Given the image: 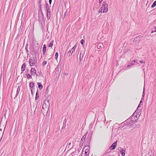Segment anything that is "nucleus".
Masks as SVG:
<instances>
[{
    "label": "nucleus",
    "instance_id": "obj_1",
    "mask_svg": "<svg viewBox=\"0 0 156 156\" xmlns=\"http://www.w3.org/2000/svg\"><path fill=\"white\" fill-rule=\"evenodd\" d=\"M108 11V5L103 4L99 10V13L106 12Z\"/></svg>",
    "mask_w": 156,
    "mask_h": 156
},
{
    "label": "nucleus",
    "instance_id": "obj_2",
    "mask_svg": "<svg viewBox=\"0 0 156 156\" xmlns=\"http://www.w3.org/2000/svg\"><path fill=\"white\" fill-rule=\"evenodd\" d=\"M76 47L77 46L75 45L71 50L69 51L68 54H69V56L71 55L75 51Z\"/></svg>",
    "mask_w": 156,
    "mask_h": 156
},
{
    "label": "nucleus",
    "instance_id": "obj_3",
    "mask_svg": "<svg viewBox=\"0 0 156 156\" xmlns=\"http://www.w3.org/2000/svg\"><path fill=\"white\" fill-rule=\"evenodd\" d=\"M29 64L31 66H34L35 65V61L34 58H31L30 59Z\"/></svg>",
    "mask_w": 156,
    "mask_h": 156
},
{
    "label": "nucleus",
    "instance_id": "obj_4",
    "mask_svg": "<svg viewBox=\"0 0 156 156\" xmlns=\"http://www.w3.org/2000/svg\"><path fill=\"white\" fill-rule=\"evenodd\" d=\"M30 74L34 76L36 73V71L34 68H32L30 70Z\"/></svg>",
    "mask_w": 156,
    "mask_h": 156
},
{
    "label": "nucleus",
    "instance_id": "obj_5",
    "mask_svg": "<svg viewBox=\"0 0 156 156\" xmlns=\"http://www.w3.org/2000/svg\"><path fill=\"white\" fill-rule=\"evenodd\" d=\"M117 141L114 143L110 147V149L111 150H113L115 149L117 146Z\"/></svg>",
    "mask_w": 156,
    "mask_h": 156
},
{
    "label": "nucleus",
    "instance_id": "obj_6",
    "mask_svg": "<svg viewBox=\"0 0 156 156\" xmlns=\"http://www.w3.org/2000/svg\"><path fill=\"white\" fill-rule=\"evenodd\" d=\"M47 17L48 19H49L51 17V13L50 9H48L47 10Z\"/></svg>",
    "mask_w": 156,
    "mask_h": 156
},
{
    "label": "nucleus",
    "instance_id": "obj_7",
    "mask_svg": "<svg viewBox=\"0 0 156 156\" xmlns=\"http://www.w3.org/2000/svg\"><path fill=\"white\" fill-rule=\"evenodd\" d=\"M26 65L25 63H24L22 65L21 67V69L22 71H24L25 70L26 67Z\"/></svg>",
    "mask_w": 156,
    "mask_h": 156
},
{
    "label": "nucleus",
    "instance_id": "obj_8",
    "mask_svg": "<svg viewBox=\"0 0 156 156\" xmlns=\"http://www.w3.org/2000/svg\"><path fill=\"white\" fill-rule=\"evenodd\" d=\"M46 45L45 44H44L43 45V50H42L43 54L44 55H45V51H46Z\"/></svg>",
    "mask_w": 156,
    "mask_h": 156
},
{
    "label": "nucleus",
    "instance_id": "obj_9",
    "mask_svg": "<svg viewBox=\"0 0 156 156\" xmlns=\"http://www.w3.org/2000/svg\"><path fill=\"white\" fill-rule=\"evenodd\" d=\"M37 85L38 88L40 89L41 90L43 88V86L41 83H38Z\"/></svg>",
    "mask_w": 156,
    "mask_h": 156
},
{
    "label": "nucleus",
    "instance_id": "obj_10",
    "mask_svg": "<svg viewBox=\"0 0 156 156\" xmlns=\"http://www.w3.org/2000/svg\"><path fill=\"white\" fill-rule=\"evenodd\" d=\"M54 42V40H52L50 42V43L49 44V45H48V47L52 48V46H53Z\"/></svg>",
    "mask_w": 156,
    "mask_h": 156
},
{
    "label": "nucleus",
    "instance_id": "obj_11",
    "mask_svg": "<svg viewBox=\"0 0 156 156\" xmlns=\"http://www.w3.org/2000/svg\"><path fill=\"white\" fill-rule=\"evenodd\" d=\"M87 147L86 146H85L83 149V150H85V155H86V156L87 155V151H87Z\"/></svg>",
    "mask_w": 156,
    "mask_h": 156
},
{
    "label": "nucleus",
    "instance_id": "obj_12",
    "mask_svg": "<svg viewBox=\"0 0 156 156\" xmlns=\"http://www.w3.org/2000/svg\"><path fill=\"white\" fill-rule=\"evenodd\" d=\"M48 106V105H47V106L46 104L45 103H44L43 104L42 108L43 109H44V108H46Z\"/></svg>",
    "mask_w": 156,
    "mask_h": 156
},
{
    "label": "nucleus",
    "instance_id": "obj_13",
    "mask_svg": "<svg viewBox=\"0 0 156 156\" xmlns=\"http://www.w3.org/2000/svg\"><path fill=\"white\" fill-rule=\"evenodd\" d=\"M38 98H39L38 92V91H37L36 93L35 99L36 100Z\"/></svg>",
    "mask_w": 156,
    "mask_h": 156
},
{
    "label": "nucleus",
    "instance_id": "obj_14",
    "mask_svg": "<svg viewBox=\"0 0 156 156\" xmlns=\"http://www.w3.org/2000/svg\"><path fill=\"white\" fill-rule=\"evenodd\" d=\"M156 6V1H154L151 7L152 8H154Z\"/></svg>",
    "mask_w": 156,
    "mask_h": 156
},
{
    "label": "nucleus",
    "instance_id": "obj_15",
    "mask_svg": "<svg viewBox=\"0 0 156 156\" xmlns=\"http://www.w3.org/2000/svg\"><path fill=\"white\" fill-rule=\"evenodd\" d=\"M121 152L122 155L123 156H124L125 155V151L123 150H122V151H121Z\"/></svg>",
    "mask_w": 156,
    "mask_h": 156
},
{
    "label": "nucleus",
    "instance_id": "obj_16",
    "mask_svg": "<svg viewBox=\"0 0 156 156\" xmlns=\"http://www.w3.org/2000/svg\"><path fill=\"white\" fill-rule=\"evenodd\" d=\"M58 52H56L55 54V59L57 60L58 58Z\"/></svg>",
    "mask_w": 156,
    "mask_h": 156
},
{
    "label": "nucleus",
    "instance_id": "obj_17",
    "mask_svg": "<svg viewBox=\"0 0 156 156\" xmlns=\"http://www.w3.org/2000/svg\"><path fill=\"white\" fill-rule=\"evenodd\" d=\"M30 87H33L34 86V83L31 82L30 84Z\"/></svg>",
    "mask_w": 156,
    "mask_h": 156
},
{
    "label": "nucleus",
    "instance_id": "obj_18",
    "mask_svg": "<svg viewBox=\"0 0 156 156\" xmlns=\"http://www.w3.org/2000/svg\"><path fill=\"white\" fill-rule=\"evenodd\" d=\"M81 42V44L83 45V44L84 43V41L83 39H82L81 41V42Z\"/></svg>",
    "mask_w": 156,
    "mask_h": 156
},
{
    "label": "nucleus",
    "instance_id": "obj_19",
    "mask_svg": "<svg viewBox=\"0 0 156 156\" xmlns=\"http://www.w3.org/2000/svg\"><path fill=\"white\" fill-rule=\"evenodd\" d=\"M27 77H28V78H31V75H30V74H27Z\"/></svg>",
    "mask_w": 156,
    "mask_h": 156
},
{
    "label": "nucleus",
    "instance_id": "obj_20",
    "mask_svg": "<svg viewBox=\"0 0 156 156\" xmlns=\"http://www.w3.org/2000/svg\"><path fill=\"white\" fill-rule=\"evenodd\" d=\"M154 32H156V27H155L154 29V30H153L152 32L151 33H153Z\"/></svg>",
    "mask_w": 156,
    "mask_h": 156
},
{
    "label": "nucleus",
    "instance_id": "obj_21",
    "mask_svg": "<svg viewBox=\"0 0 156 156\" xmlns=\"http://www.w3.org/2000/svg\"><path fill=\"white\" fill-rule=\"evenodd\" d=\"M47 63V62L46 61H44L43 63V65H45Z\"/></svg>",
    "mask_w": 156,
    "mask_h": 156
},
{
    "label": "nucleus",
    "instance_id": "obj_22",
    "mask_svg": "<svg viewBox=\"0 0 156 156\" xmlns=\"http://www.w3.org/2000/svg\"><path fill=\"white\" fill-rule=\"evenodd\" d=\"M100 44V45L99 46V44H98V47H99V48H101L102 47V45H101V44Z\"/></svg>",
    "mask_w": 156,
    "mask_h": 156
},
{
    "label": "nucleus",
    "instance_id": "obj_23",
    "mask_svg": "<svg viewBox=\"0 0 156 156\" xmlns=\"http://www.w3.org/2000/svg\"><path fill=\"white\" fill-rule=\"evenodd\" d=\"M46 8L47 9V10L48 9H49V6L47 4L46 6Z\"/></svg>",
    "mask_w": 156,
    "mask_h": 156
},
{
    "label": "nucleus",
    "instance_id": "obj_24",
    "mask_svg": "<svg viewBox=\"0 0 156 156\" xmlns=\"http://www.w3.org/2000/svg\"><path fill=\"white\" fill-rule=\"evenodd\" d=\"M49 0V3L50 4H51V2L52 0Z\"/></svg>",
    "mask_w": 156,
    "mask_h": 156
},
{
    "label": "nucleus",
    "instance_id": "obj_25",
    "mask_svg": "<svg viewBox=\"0 0 156 156\" xmlns=\"http://www.w3.org/2000/svg\"><path fill=\"white\" fill-rule=\"evenodd\" d=\"M103 1V0H99V3H101L102 2V1Z\"/></svg>",
    "mask_w": 156,
    "mask_h": 156
},
{
    "label": "nucleus",
    "instance_id": "obj_26",
    "mask_svg": "<svg viewBox=\"0 0 156 156\" xmlns=\"http://www.w3.org/2000/svg\"><path fill=\"white\" fill-rule=\"evenodd\" d=\"M140 62L141 63H143V61H140Z\"/></svg>",
    "mask_w": 156,
    "mask_h": 156
},
{
    "label": "nucleus",
    "instance_id": "obj_27",
    "mask_svg": "<svg viewBox=\"0 0 156 156\" xmlns=\"http://www.w3.org/2000/svg\"><path fill=\"white\" fill-rule=\"evenodd\" d=\"M5 126L4 127V129H3L4 130L5 129Z\"/></svg>",
    "mask_w": 156,
    "mask_h": 156
},
{
    "label": "nucleus",
    "instance_id": "obj_28",
    "mask_svg": "<svg viewBox=\"0 0 156 156\" xmlns=\"http://www.w3.org/2000/svg\"><path fill=\"white\" fill-rule=\"evenodd\" d=\"M140 106V104H139V105H138V107H139Z\"/></svg>",
    "mask_w": 156,
    "mask_h": 156
},
{
    "label": "nucleus",
    "instance_id": "obj_29",
    "mask_svg": "<svg viewBox=\"0 0 156 156\" xmlns=\"http://www.w3.org/2000/svg\"><path fill=\"white\" fill-rule=\"evenodd\" d=\"M141 103V101L140 102V103Z\"/></svg>",
    "mask_w": 156,
    "mask_h": 156
},
{
    "label": "nucleus",
    "instance_id": "obj_30",
    "mask_svg": "<svg viewBox=\"0 0 156 156\" xmlns=\"http://www.w3.org/2000/svg\"><path fill=\"white\" fill-rule=\"evenodd\" d=\"M0 130H1V131H2V130L1 129H0Z\"/></svg>",
    "mask_w": 156,
    "mask_h": 156
},
{
    "label": "nucleus",
    "instance_id": "obj_31",
    "mask_svg": "<svg viewBox=\"0 0 156 156\" xmlns=\"http://www.w3.org/2000/svg\"><path fill=\"white\" fill-rule=\"evenodd\" d=\"M134 117L133 116H132V117Z\"/></svg>",
    "mask_w": 156,
    "mask_h": 156
},
{
    "label": "nucleus",
    "instance_id": "obj_32",
    "mask_svg": "<svg viewBox=\"0 0 156 156\" xmlns=\"http://www.w3.org/2000/svg\"><path fill=\"white\" fill-rule=\"evenodd\" d=\"M18 91V89H17V92Z\"/></svg>",
    "mask_w": 156,
    "mask_h": 156
}]
</instances>
